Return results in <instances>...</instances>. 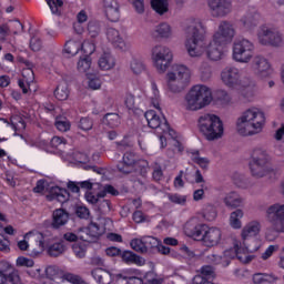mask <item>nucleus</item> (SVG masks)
Returning <instances> with one entry per match:
<instances>
[{
    "instance_id": "48",
    "label": "nucleus",
    "mask_w": 284,
    "mask_h": 284,
    "mask_svg": "<svg viewBox=\"0 0 284 284\" xmlns=\"http://www.w3.org/2000/svg\"><path fill=\"white\" fill-rule=\"evenodd\" d=\"M87 32L92 39L99 37V34H101V23H99L97 20L89 21Z\"/></svg>"
},
{
    "instance_id": "22",
    "label": "nucleus",
    "mask_w": 284,
    "mask_h": 284,
    "mask_svg": "<svg viewBox=\"0 0 284 284\" xmlns=\"http://www.w3.org/2000/svg\"><path fill=\"white\" fill-rule=\"evenodd\" d=\"M22 284L19 271L9 262H0V284Z\"/></svg>"
},
{
    "instance_id": "56",
    "label": "nucleus",
    "mask_w": 284,
    "mask_h": 284,
    "mask_svg": "<svg viewBox=\"0 0 284 284\" xmlns=\"http://www.w3.org/2000/svg\"><path fill=\"white\" fill-rule=\"evenodd\" d=\"M73 254L77 256V258H85V254L88 252V246H85V243L83 244H74L72 246Z\"/></svg>"
},
{
    "instance_id": "15",
    "label": "nucleus",
    "mask_w": 284,
    "mask_h": 284,
    "mask_svg": "<svg viewBox=\"0 0 284 284\" xmlns=\"http://www.w3.org/2000/svg\"><path fill=\"white\" fill-rule=\"evenodd\" d=\"M91 274L98 284H121L123 280L128 278V271L115 273L113 270L94 268Z\"/></svg>"
},
{
    "instance_id": "53",
    "label": "nucleus",
    "mask_w": 284,
    "mask_h": 284,
    "mask_svg": "<svg viewBox=\"0 0 284 284\" xmlns=\"http://www.w3.org/2000/svg\"><path fill=\"white\" fill-rule=\"evenodd\" d=\"M161 240L154 237V236H144V246H145V253L152 252L159 247V243Z\"/></svg>"
},
{
    "instance_id": "25",
    "label": "nucleus",
    "mask_w": 284,
    "mask_h": 284,
    "mask_svg": "<svg viewBox=\"0 0 284 284\" xmlns=\"http://www.w3.org/2000/svg\"><path fill=\"white\" fill-rule=\"evenodd\" d=\"M19 88H21L23 94L28 92H37V83H34V71L32 69L22 70V80H19Z\"/></svg>"
},
{
    "instance_id": "17",
    "label": "nucleus",
    "mask_w": 284,
    "mask_h": 284,
    "mask_svg": "<svg viewBox=\"0 0 284 284\" xmlns=\"http://www.w3.org/2000/svg\"><path fill=\"white\" fill-rule=\"evenodd\" d=\"M220 79L226 88L230 90H236L243 88V75L241 69L236 67H226L220 73Z\"/></svg>"
},
{
    "instance_id": "26",
    "label": "nucleus",
    "mask_w": 284,
    "mask_h": 284,
    "mask_svg": "<svg viewBox=\"0 0 284 284\" xmlns=\"http://www.w3.org/2000/svg\"><path fill=\"white\" fill-rule=\"evenodd\" d=\"M232 258H239V253L234 248L224 251L223 255H219L216 253L209 255V261L211 263H214L215 265H222L223 267H227Z\"/></svg>"
},
{
    "instance_id": "44",
    "label": "nucleus",
    "mask_w": 284,
    "mask_h": 284,
    "mask_svg": "<svg viewBox=\"0 0 284 284\" xmlns=\"http://www.w3.org/2000/svg\"><path fill=\"white\" fill-rule=\"evenodd\" d=\"M191 160L202 168V170H207V168H210V159L202 156L199 151H193L191 153Z\"/></svg>"
},
{
    "instance_id": "59",
    "label": "nucleus",
    "mask_w": 284,
    "mask_h": 284,
    "mask_svg": "<svg viewBox=\"0 0 284 284\" xmlns=\"http://www.w3.org/2000/svg\"><path fill=\"white\" fill-rule=\"evenodd\" d=\"M242 97L247 101L248 103H252V101L256 100V89L246 88L242 91Z\"/></svg>"
},
{
    "instance_id": "29",
    "label": "nucleus",
    "mask_w": 284,
    "mask_h": 284,
    "mask_svg": "<svg viewBox=\"0 0 284 284\" xmlns=\"http://www.w3.org/2000/svg\"><path fill=\"white\" fill-rule=\"evenodd\" d=\"M115 65H116V59H114V55H112V52H109V51L103 52L98 60V67L103 72H109L110 70H114Z\"/></svg>"
},
{
    "instance_id": "49",
    "label": "nucleus",
    "mask_w": 284,
    "mask_h": 284,
    "mask_svg": "<svg viewBox=\"0 0 284 284\" xmlns=\"http://www.w3.org/2000/svg\"><path fill=\"white\" fill-rule=\"evenodd\" d=\"M130 70L135 75L143 74L145 72V64L140 59L133 58L130 62Z\"/></svg>"
},
{
    "instance_id": "19",
    "label": "nucleus",
    "mask_w": 284,
    "mask_h": 284,
    "mask_svg": "<svg viewBox=\"0 0 284 284\" xmlns=\"http://www.w3.org/2000/svg\"><path fill=\"white\" fill-rule=\"evenodd\" d=\"M32 239L37 243V248H33L31 252V256H39L45 250V237L40 232H29L24 235V240L18 242V247L21 252H27L30 248V244L28 243V239Z\"/></svg>"
},
{
    "instance_id": "51",
    "label": "nucleus",
    "mask_w": 284,
    "mask_h": 284,
    "mask_svg": "<svg viewBox=\"0 0 284 284\" xmlns=\"http://www.w3.org/2000/svg\"><path fill=\"white\" fill-rule=\"evenodd\" d=\"M11 128H13L14 132H23L26 130V121H23L21 115H12Z\"/></svg>"
},
{
    "instance_id": "6",
    "label": "nucleus",
    "mask_w": 284,
    "mask_h": 284,
    "mask_svg": "<svg viewBox=\"0 0 284 284\" xmlns=\"http://www.w3.org/2000/svg\"><path fill=\"white\" fill-rule=\"evenodd\" d=\"M248 168L254 179L272 178L273 174H276L274 166H272V155L264 148L253 149Z\"/></svg>"
},
{
    "instance_id": "4",
    "label": "nucleus",
    "mask_w": 284,
    "mask_h": 284,
    "mask_svg": "<svg viewBox=\"0 0 284 284\" xmlns=\"http://www.w3.org/2000/svg\"><path fill=\"white\" fill-rule=\"evenodd\" d=\"M184 48L191 59H201L205 54L207 43V24L201 19H192L185 29Z\"/></svg>"
},
{
    "instance_id": "62",
    "label": "nucleus",
    "mask_w": 284,
    "mask_h": 284,
    "mask_svg": "<svg viewBox=\"0 0 284 284\" xmlns=\"http://www.w3.org/2000/svg\"><path fill=\"white\" fill-rule=\"evenodd\" d=\"M217 97L222 105H230L232 103V97L225 90L217 91Z\"/></svg>"
},
{
    "instance_id": "7",
    "label": "nucleus",
    "mask_w": 284,
    "mask_h": 284,
    "mask_svg": "<svg viewBox=\"0 0 284 284\" xmlns=\"http://www.w3.org/2000/svg\"><path fill=\"white\" fill-rule=\"evenodd\" d=\"M192 81V70L183 64H173L165 77L166 90L171 94H181Z\"/></svg>"
},
{
    "instance_id": "39",
    "label": "nucleus",
    "mask_w": 284,
    "mask_h": 284,
    "mask_svg": "<svg viewBox=\"0 0 284 284\" xmlns=\"http://www.w3.org/2000/svg\"><path fill=\"white\" fill-rule=\"evenodd\" d=\"M202 217L204 219V221H216V217L219 216V212L216 211V206H214L213 204H205L202 207V212H201Z\"/></svg>"
},
{
    "instance_id": "55",
    "label": "nucleus",
    "mask_w": 284,
    "mask_h": 284,
    "mask_svg": "<svg viewBox=\"0 0 284 284\" xmlns=\"http://www.w3.org/2000/svg\"><path fill=\"white\" fill-rule=\"evenodd\" d=\"M80 49L84 52L85 57H90V54H94L97 47L94 45V41L85 40L83 44L80 43Z\"/></svg>"
},
{
    "instance_id": "21",
    "label": "nucleus",
    "mask_w": 284,
    "mask_h": 284,
    "mask_svg": "<svg viewBox=\"0 0 284 284\" xmlns=\"http://www.w3.org/2000/svg\"><path fill=\"white\" fill-rule=\"evenodd\" d=\"M105 37L115 50H120V52H128L130 50V44L125 41V36L119 29H106Z\"/></svg>"
},
{
    "instance_id": "52",
    "label": "nucleus",
    "mask_w": 284,
    "mask_h": 284,
    "mask_svg": "<svg viewBox=\"0 0 284 284\" xmlns=\"http://www.w3.org/2000/svg\"><path fill=\"white\" fill-rule=\"evenodd\" d=\"M49 6L51 13L60 17L61 10L63 8V0H45Z\"/></svg>"
},
{
    "instance_id": "1",
    "label": "nucleus",
    "mask_w": 284,
    "mask_h": 284,
    "mask_svg": "<svg viewBox=\"0 0 284 284\" xmlns=\"http://www.w3.org/2000/svg\"><path fill=\"white\" fill-rule=\"evenodd\" d=\"M261 234V222L253 220L241 230V239L234 240L233 250L237 253L241 263H252L254 252L261 250V241L256 239Z\"/></svg>"
},
{
    "instance_id": "47",
    "label": "nucleus",
    "mask_w": 284,
    "mask_h": 284,
    "mask_svg": "<svg viewBox=\"0 0 284 284\" xmlns=\"http://www.w3.org/2000/svg\"><path fill=\"white\" fill-rule=\"evenodd\" d=\"M67 247H65V243L63 242H57L51 244L48 247V254L49 256H61V254H63V252H65Z\"/></svg>"
},
{
    "instance_id": "61",
    "label": "nucleus",
    "mask_w": 284,
    "mask_h": 284,
    "mask_svg": "<svg viewBox=\"0 0 284 284\" xmlns=\"http://www.w3.org/2000/svg\"><path fill=\"white\" fill-rule=\"evenodd\" d=\"M169 200L176 205H185L187 203V196L181 194H170Z\"/></svg>"
},
{
    "instance_id": "28",
    "label": "nucleus",
    "mask_w": 284,
    "mask_h": 284,
    "mask_svg": "<svg viewBox=\"0 0 284 284\" xmlns=\"http://www.w3.org/2000/svg\"><path fill=\"white\" fill-rule=\"evenodd\" d=\"M260 19H261V16H258V13L248 12L244 14L240 21L245 32H254V30H256V28L258 27Z\"/></svg>"
},
{
    "instance_id": "8",
    "label": "nucleus",
    "mask_w": 284,
    "mask_h": 284,
    "mask_svg": "<svg viewBox=\"0 0 284 284\" xmlns=\"http://www.w3.org/2000/svg\"><path fill=\"white\" fill-rule=\"evenodd\" d=\"M197 128L206 141H219L225 136V124L221 116L214 113H204L197 120Z\"/></svg>"
},
{
    "instance_id": "45",
    "label": "nucleus",
    "mask_w": 284,
    "mask_h": 284,
    "mask_svg": "<svg viewBox=\"0 0 284 284\" xmlns=\"http://www.w3.org/2000/svg\"><path fill=\"white\" fill-rule=\"evenodd\" d=\"M201 81H210L212 79V65L207 61H203L199 67Z\"/></svg>"
},
{
    "instance_id": "35",
    "label": "nucleus",
    "mask_w": 284,
    "mask_h": 284,
    "mask_svg": "<svg viewBox=\"0 0 284 284\" xmlns=\"http://www.w3.org/2000/svg\"><path fill=\"white\" fill-rule=\"evenodd\" d=\"M252 281L254 284H272L278 281V276L274 275V273H255L252 276Z\"/></svg>"
},
{
    "instance_id": "2",
    "label": "nucleus",
    "mask_w": 284,
    "mask_h": 284,
    "mask_svg": "<svg viewBox=\"0 0 284 284\" xmlns=\"http://www.w3.org/2000/svg\"><path fill=\"white\" fill-rule=\"evenodd\" d=\"M236 38V27L227 20H222L213 32L211 40L206 41L205 57L209 61H221L225 57L223 48L234 42Z\"/></svg>"
},
{
    "instance_id": "43",
    "label": "nucleus",
    "mask_w": 284,
    "mask_h": 284,
    "mask_svg": "<svg viewBox=\"0 0 284 284\" xmlns=\"http://www.w3.org/2000/svg\"><path fill=\"white\" fill-rule=\"evenodd\" d=\"M87 79L89 90H101L103 82L101 81V78L97 75V72L93 71V73H88Z\"/></svg>"
},
{
    "instance_id": "23",
    "label": "nucleus",
    "mask_w": 284,
    "mask_h": 284,
    "mask_svg": "<svg viewBox=\"0 0 284 284\" xmlns=\"http://www.w3.org/2000/svg\"><path fill=\"white\" fill-rule=\"evenodd\" d=\"M102 8L109 21L116 23L121 19V4H119V0H103Z\"/></svg>"
},
{
    "instance_id": "12",
    "label": "nucleus",
    "mask_w": 284,
    "mask_h": 284,
    "mask_svg": "<svg viewBox=\"0 0 284 284\" xmlns=\"http://www.w3.org/2000/svg\"><path fill=\"white\" fill-rule=\"evenodd\" d=\"M257 42L260 45H271L272 48H281L283 45V33L273 26L262 24L257 29Z\"/></svg>"
},
{
    "instance_id": "14",
    "label": "nucleus",
    "mask_w": 284,
    "mask_h": 284,
    "mask_svg": "<svg viewBox=\"0 0 284 284\" xmlns=\"http://www.w3.org/2000/svg\"><path fill=\"white\" fill-rule=\"evenodd\" d=\"M266 221L271 224L273 232L284 234V204L275 203L266 209Z\"/></svg>"
},
{
    "instance_id": "40",
    "label": "nucleus",
    "mask_w": 284,
    "mask_h": 284,
    "mask_svg": "<svg viewBox=\"0 0 284 284\" xmlns=\"http://www.w3.org/2000/svg\"><path fill=\"white\" fill-rule=\"evenodd\" d=\"M151 105L161 112V91H159V85H156V82H151Z\"/></svg>"
},
{
    "instance_id": "37",
    "label": "nucleus",
    "mask_w": 284,
    "mask_h": 284,
    "mask_svg": "<svg viewBox=\"0 0 284 284\" xmlns=\"http://www.w3.org/2000/svg\"><path fill=\"white\" fill-rule=\"evenodd\" d=\"M151 8L159 14H168L170 12V1L169 0H151Z\"/></svg>"
},
{
    "instance_id": "33",
    "label": "nucleus",
    "mask_w": 284,
    "mask_h": 284,
    "mask_svg": "<svg viewBox=\"0 0 284 284\" xmlns=\"http://www.w3.org/2000/svg\"><path fill=\"white\" fill-rule=\"evenodd\" d=\"M245 216V211L243 209H236L231 212L229 216V224L233 230H241L243 227V217Z\"/></svg>"
},
{
    "instance_id": "64",
    "label": "nucleus",
    "mask_w": 284,
    "mask_h": 284,
    "mask_svg": "<svg viewBox=\"0 0 284 284\" xmlns=\"http://www.w3.org/2000/svg\"><path fill=\"white\" fill-rule=\"evenodd\" d=\"M65 139L60 138V136H53L51 139V145L52 148H55L57 150H60L61 148H63L65 145Z\"/></svg>"
},
{
    "instance_id": "27",
    "label": "nucleus",
    "mask_w": 284,
    "mask_h": 284,
    "mask_svg": "<svg viewBox=\"0 0 284 284\" xmlns=\"http://www.w3.org/2000/svg\"><path fill=\"white\" fill-rule=\"evenodd\" d=\"M138 159L139 158L133 152H126L123 155L122 161L118 163L119 172H121L122 174H130L131 172H133Z\"/></svg>"
},
{
    "instance_id": "60",
    "label": "nucleus",
    "mask_w": 284,
    "mask_h": 284,
    "mask_svg": "<svg viewBox=\"0 0 284 284\" xmlns=\"http://www.w3.org/2000/svg\"><path fill=\"white\" fill-rule=\"evenodd\" d=\"M124 105L125 108H128V110H134V108H136V100L134 98V94L125 93Z\"/></svg>"
},
{
    "instance_id": "57",
    "label": "nucleus",
    "mask_w": 284,
    "mask_h": 284,
    "mask_svg": "<svg viewBox=\"0 0 284 284\" xmlns=\"http://www.w3.org/2000/svg\"><path fill=\"white\" fill-rule=\"evenodd\" d=\"M55 128L59 132H68V130H70V121L65 118H57Z\"/></svg>"
},
{
    "instance_id": "46",
    "label": "nucleus",
    "mask_w": 284,
    "mask_h": 284,
    "mask_svg": "<svg viewBox=\"0 0 284 284\" xmlns=\"http://www.w3.org/2000/svg\"><path fill=\"white\" fill-rule=\"evenodd\" d=\"M108 128H119L121 125V118L116 113H106L102 120Z\"/></svg>"
},
{
    "instance_id": "24",
    "label": "nucleus",
    "mask_w": 284,
    "mask_h": 284,
    "mask_svg": "<svg viewBox=\"0 0 284 284\" xmlns=\"http://www.w3.org/2000/svg\"><path fill=\"white\" fill-rule=\"evenodd\" d=\"M103 234V229L99 227L97 223L92 222L88 227L78 231V239L84 243H90L93 239H99Z\"/></svg>"
},
{
    "instance_id": "58",
    "label": "nucleus",
    "mask_w": 284,
    "mask_h": 284,
    "mask_svg": "<svg viewBox=\"0 0 284 284\" xmlns=\"http://www.w3.org/2000/svg\"><path fill=\"white\" fill-rule=\"evenodd\" d=\"M17 267H34V260L28 258L26 256H19L16 260Z\"/></svg>"
},
{
    "instance_id": "18",
    "label": "nucleus",
    "mask_w": 284,
    "mask_h": 284,
    "mask_svg": "<svg viewBox=\"0 0 284 284\" xmlns=\"http://www.w3.org/2000/svg\"><path fill=\"white\" fill-rule=\"evenodd\" d=\"M158 134L160 139V148L162 150L168 148V139H171L169 141V149L166 152L170 159H174L175 154H181V152H183V143H181V140H179V135H176V133L174 138H172L170 133H165L163 131H158Z\"/></svg>"
},
{
    "instance_id": "34",
    "label": "nucleus",
    "mask_w": 284,
    "mask_h": 284,
    "mask_svg": "<svg viewBox=\"0 0 284 284\" xmlns=\"http://www.w3.org/2000/svg\"><path fill=\"white\" fill-rule=\"evenodd\" d=\"M77 70L80 72V74H92L94 70H92V58L90 57H82L79 59L77 63Z\"/></svg>"
},
{
    "instance_id": "16",
    "label": "nucleus",
    "mask_w": 284,
    "mask_h": 284,
    "mask_svg": "<svg viewBox=\"0 0 284 284\" xmlns=\"http://www.w3.org/2000/svg\"><path fill=\"white\" fill-rule=\"evenodd\" d=\"M149 128H152L153 130H156L158 132H164V134H169L172 139L176 136V131L170 128V124H168V120H165V116L156 114V111L149 110L144 114Z\"/></svg>"
},
{
    "instance_id": "9",
    "label": "nucleus",
    "mask_w": 284,
    "mask_h": 284,
    "mask_svg": "<svg viewBox=\"0 0 284 284\" xmlns=\"http://www.w3.org/2000/svg\"><path fill=\"white\" fill-rule=\"evenodd\" d=\"M190 236L195 241H201L205 247H216L223 240V231L216 226L197 224L191 230Z\"/></svg>"
},
{
    "instance_id": "20",
    "label": "nucleus",
    "mask_w": 284,
    "mask_h": 284,
    "mask_svg": "<svg viewBox=\"0 0 284 284\" xmlns=\"http://www.w3.org/2000/svg\"><path fill=\"white\" fill-rule=\"evenodd\" d=\"M207 7L214 19H223L232 12V1L230 0H207Z\"/></svg>"
},
{
    "instance_id": "63",
    "label": "nucleus",
    "mask_w": 284,
    "mask_h": 284,
    "mask_svg": "<svg viewBox=\"0 0 284 284\" xmlns=\"http://www.w3.org/2000/svg\"><path fill=\"white\" fill-rule=\"evenodd\" d=\"M30 48L33 52H39L43 48V42L41 41V38L33 37L30 40Z\"/></svg>"
},
{
    "instance_id": "31",
    "label": "nucleus",
    "mask_w": 284,
    "mask_h": 284,
    "mask_svg": "<svg viewBox=\"0 0 284 284\" xmlns=\"http://www.w3.org/2000/svg\"><path fill=\"white\" fill-rule=\"evenodd\" d=\"M120 257L126 265H138V267L145 265V258L141 257V255H136L132 251H123Z\"/></svg>"
},
{
    "instance_id": "30",
    "label": "nucleus",
    "mask_w": 284,
    "mask_h": 284,
    "mask_svg": "<svg viewBox=\"0 0 284 284\" xmlns=\"http://www.w3.org/2000/svg\"><path fill=\"white\" fill-rule=\"evenodd\" d=\"M243 196L239 194L237 192L231 191L225 194L223 199V203L226 207H232V210H236L239 207H243L244 203Z\"/></svg>"
},
{
    "instance_id": "54",
    "label": "nucleus",
    "mask_w": 284,
    "mask_h": 284,
    "mask_svg": "<svg viewBox=\"0 0 284 284\" xmlns=\"http://www.w3.org/2000/svg\"><path fill=\"white\" fill-rule=\"evenodd\" d=\"M84 197H85V201H88V203H91V205H97L99 201H101V199H105V192H100L98 194H94L88 191Z\"/></svg>"
},
{
    "instance_id": "50",
    "label": "nucleus",
    "mask_w": 284,
    "mask_h": 284,
    "mask_svg": "<svg viewBox=\"0 0 284 284\" xmlns=\"http://www.w3.org/2000/svg\"><path fill=\"white\" fill-rule=\"evenodd\" d=\"M130 246L132 247V250H134V252H139L140 254H146L144 236L131 240Z\"/></svg>"
},
{
    "instance_id": "32",
    "label": "nucleus",
    "mask_w": 284,
    "mask_h": 284,
    "mask_svg": "<svg viewBox=\"0 0 284 284\" xmlns=\"http://www.w3.org/2000/svg\"><path fill=\"white\" fill-rule=\"evenodd\" d=\"M174 34V30L172 29V24L168 22H162L155 27L153 30V36L158 39H172Z\"/></svg>"
},
{
    "instance_id": "10",
    "label": "nucleus",
    "mask_w": 284,
    "mask_h": 284,
    "mask_svg": "<svg viewBox=\"0 0 284 284\" xmlns=\"http://www.w3.org/2000/svg\"><path fill=\"white\" fill-rule=\"evenodd\" d=\"M174 53L172 49L165 44H155L151 48V63L159 74H165L168 72Z\"/></svg>"
},
{
    "instance_id": "3",
    "label": "nucleus",
    "mask_w": 284,
    "mask_h": 284,
    "mask_svg": "<svg viewBox=\"0 0 284 284\" xmlns=\"http://www.w3.org/2000/svg\"><path fill=\"white\" fill-rule=\"evenodd\" d=\"M267 116L265 111L256 105L245 109L235 121V131L240 136H256L265 130Z\"/></svg>"
},
{
    "instance_id": "42",
    "label": "nucleus",
    "mask_w": 284,
    "mask_h": 284,
    "mask_svg": "<svg viewBox=\"0 0 284 284\" xmlns=\"http://www.w3.org/2000/svg\"><path fill=\"white\" fill-rule=\"evenodd\" d=\"M81 50V42L75 40H69L64 44V52L69 54V57H77L79 51Z\"/></svg>"
},
{
    "instance_id": "38",
    "label": "nucleus",
    "mask_w": 284,
    "mask_h": 284,
    "mask_svg": "<svg viewBox=\"0 0 284 284\" xmlns=\"http://www.w3.org/2000/svg\"><path fill=\"white\" fill-rule=\"evenodd\" d=\"M69 215L65 211L58 209L53 212L52 227L59 229L68 223Z\"/></svg>"
},
{
    "instance_id": "11",
    "label": "nucleus",
    "mask_w": 284,
    "mask_h": 284,
    "mask_svg": "<svg viewBox=\"0 0 284 284\" xmlns=\"http://www.w3.org/2000/svg\"><path fill=\"white\" fill-rule=\"evenodd\" d=\"M232 59L236 63H250L254 59V42L245 38L236 39L232 44Z\"/></svg>"
},
{
    "instance_id": "41",
    "label": "nucleus",
    "mask_w": 284,
    "mask_h": 284,
    "mask_svg": "<svg viewBox=\"0 0 284 284\" xmlns=\"http://www.w3.org/2000/svg\"><path fill=\"white\" fill-rule=\"evenodd\" d=\"M54 97L58 101H67L70 97V90L68 89V82H60L54 91Z\"/></svg>"
},
{
    "instance_id": "13",
    "label": "nucleus",
    "mask_w": 284,
    "mask_h": 284,
    "mask_svg": "<svg viewBox=\"0 0 284 284\" xmlns=\"http://www.w3.org/2000/svg\"><path fill=\"white\" fill-rule=\"evenodd\" d=\"M251 68L256 79H261L262 81L274 77V65L272 64V61L263 54L253 57Z\"/></svg>"
},
{
    "instance_id": "5",
    "label": "nucleus",
    "mask_w": 284,
    "mask_h": 284,
    "mask_svg": "<svg viewBox=\"0 0 284 284\" xmlns=\"http://www.w3.org/2000/svg\"><path fill=\"white\" fill-rule=\"evenodd\" d=\"M214 97L212 89L205 84H195L185 93L182 108L186 112H200L212 104Z\"/></svg>"
},
{
    "instance_id": "36",
    "label": "nucleus",
    "mask_w": 284,
    "mask_h": 284,
    "mask_svg": "<svg viewBox=\"0 0 284 284\" xmlns=\"http://www.w3.org/2000/svg\"><path fill=\"white\" fill-rule=\"evenodd\" d=\"M49 201H58V203H65L70 199V193L65 189L54 187L51 195L47 196Z\"/></svg>"
}]
</instances>
